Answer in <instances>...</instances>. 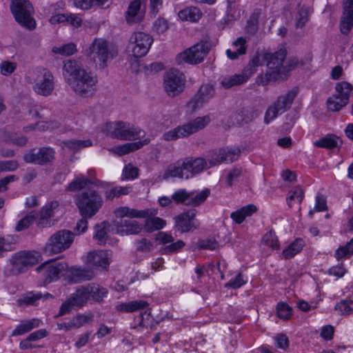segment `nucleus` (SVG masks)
<instances>
[{"instance_id":"obj_1","label":"nucleus","mask_w":353,"mask_h":353,"mask_svg":"<svg viewBox=\"0 0 353 353\" xmlns=\"http://www.w3.org/2000/svg\"><path fill=\"white\" fill-rule=\"evenodd\" d=\"M117 218L128 217L130 219H146L144 228L148 232L162 229L165 225V221L154 217L157 214L155 209L136 210L127 206L119 207L114 210Z\"/></svg>"},{"instance_id":"obj_2","label":"nucleus","mask_w":353,"mask_h":353,"mask_svg":"<svg viewBox=\"0 0 353 353\" xmlns=\"http://www.w3.org/2000/svg\"><path fill=\"white\" fill-rule=\"evenodd\" d=\"M286 57V50L280 49L272 54H266L265 59L267 61L268 70L265 74L257 77L256 81L259 84L267 85L272 81H276L281 78L285 74L286 68L283 62Z\"/></svg>"},{"instance_id":"obj_3","label":"nucleus","mask_w":353,"mask_h":353,"mask_svg":"<svg viewBox=\"0 0 353 353\" xmlns=\"http://www.w3.org/2000/svg\"><path fill=\"white\" fill-rule=\"evenodd\" d=\"M75 203L83 218L95 215L103 204L101 195L92 188L81 191L75 197Z\"/></svg>"},{"instance_id":"obj_4","label":"nucleus","mask_w":353,"mask_h":353,"mask_svg":"<svg viewBox=\"0 0 353 353\" xmlns=\"http://www.w3.org/2000/svg\"><path fill=\"white\" fill-rule=\"evenodd\" d=\"M103 131L112 138L131 141L141 137L143 131L129 122L117 121L105 124Z\"/></svg>"},{"instance_id":"obj_5","label":"nucleus","mask_w":353,"mask_h":353,"mask_svg":"<svg viewBox=\"0 0 353 353\" xmlns=\"http://www.w3.org/2000/svg\"><path fill=\"white\" fill-rule=\"evenodd\" d=\"M68 83L77 95L87 98L94 94L98 79L91 72L84 70L74 78H68Z\"/></svg>"},{"instance_id":"obj_6","label":"nucleus","mask_w":353,"mask_h":353,"mask_svg":"<svg viewBox=\"0 0 353 353\" xmlns=\"http://www.w3.org/2000/svg\"><path fill=\"white\" fill-rule=\"evenodd\" d=\"M211 121L209 115L198 117L192 121L172 129L163 134V139L167 141L187 137L205 128Z\"/></svg>"},{"instance_id":"obj_7","label":"nucleus","mask_w":353,"mask_h":353,"mask_svg":"<svg viewBox=\"0 0 353 353\" xmlns=\"http://www.w3.org/2000/svg\"><path fill=\"white\" fill-rule=\"evenodd\" d=\"M117 48L103 39H95L90 47L89 56L100 68H105L108 61L117 55Z\"/></svg>"},{"instance_id":"obj_8","label":"nucleus","mask_w":353,"mask_h":353,"mask_svg":"<svg viewBox=\"0 0 353 353\" xmlns=\"http://www.w3.org/2000/svg\"><path fill=\"white\" fill-rule=\"evenodd\" d=\"M73 241V232L68 230H59L48 239L43 248V252L47 256L59 254L68 249Z\"/></svg>"},{"instance_id":"obj_9","label":"nucleus","mask_w":353,"mask_h":353,"mask_svg":"<svg viewBox=\"0 0 353 353\" xmlns=\"http://www.w3.org/2000/svg\"><path fill=\"white\" fill-rule=\"evenodd\" d=\"M16 21L23 27L32 30L36 26L33 18L34 8L28 0H12L10 6Z\"/></svg>"},{"instance_id":"obj_10","label":"nucleus","mask_w":353,"mask_h":353,"mask_svg":"<svg viewBox=\"0 0 353 353\" xmlns=\"http://www.w3.org/2000/svg\"><path fill=\"white\" fill-rule=\"evenodd\" d=\"M296 94V91L292 90L279 96L276 100L268 108L264 116L265 123H270L279 115L288 110L291 108Z\"/></svg>"},{"instance_id":"obj_11","label":"nucleus","mask_w":353,"mask_h":353,"mask_svg":"<svg viewBox=\"0 0 353 353\" xmlns=\"http://www.w3.org/2000/svg\"><path fill=\"white\" fill-rule=\"evenodd\" d=\"M41 260V254L36 251H21L15 253L10 259L11 271L18 274L26 271Z\"/></svg>"},{"instance_id":"obj_12","label":"nucleus","mask_w":353,"mask_h":353,"mask_svg":"<svg viewBox=\"0 0 353 353\" xmlns=\"http://www.w3.org/2000/svg\"><path fill=\"white\" fill-rule=\"evenodd\" d=\"M68 265L64 261H48L37 268V271L41 274L46 283H50L64 276Z\"/></svg>"},{"instance_id":"obj_13","label":"nucleus","mask_w":353,"mask_h":353,"mask_svg":"<svg viewBox=\"0 0 353 353\" xmlns=\"http://www.w3.org/2000/svg\"><path fill=\"white\" fill-rule=\"evenodd\" d=\"M152 42L153 39L148 34L137 32L130 37L128 47L134 57H142L148 53Z\"/></svg>"},{"instance_id":"obj_14","label":"nucleus","mask_w":353,"mask_h":353,"mask_svg":"<svg viewBox=\"0 0 353 353\" xmlns=\"http://www.w3.org/2000/svg\"><path fill=\"white\" fill-rule=\"evenodd\" d=\"M185 84V77L178 70L171 69L164 76V88L169 96L174 97L182 92Z\"/></svg>"},{"instance_id":"obj_15","label":"nucleus","mask_w":353,"mask_h":353,"mask_svg":"<svg viewBox=\"0 0 353 353\" xmlns=\"http://www.w3.org/2000/svg\"><path fill=\"white\" fill-rule=\"evenodd\" d=\"M210 50V46L208 42H200L177 56V61L181 63L182 61L191 64H196L201 62Z\"/></svg>"},{"instance_id":"obj_16","label":"nucleus","mask_w":353,"mask_h":353,"mask_svg":"<svg viewBox=\"0 0 353 353\" xmlns=\"http://www.w3.org/2000/svg\"><path fill=\"white\" fill-rule=\"evenodd\" d=\"M55 151L50 147L41 148L38 150H31L26 154L23 159L26 163L45 165L54 159Z\"/></svg>"},{"instance_id":"obj_17","label":"nucleus","mask_w":353,"mask_h":353,"mask_svg":"<svg viewBox=\"0 0 353 353\" xmlns=\"http://www.w3.org/2000/svg\"><path fill=\"white\" fill-rule=\"evenodd\" d=\"M54 88V76L48 70H43L36 79L33 86L34 91L40 95L48 97L50 95Z\"/></svg>"},{"instance_id":"obj_18","label":"nucleus","mask_w":353,"mask_h":353,"mask_svg":"<svg viewBox=\"0 0 353 353\" xmlns=\"http://www.w3.org/2000/svg\"><path fill=\"white\" fill-rule=\"evenodd\" d=\"M196 211L190 210L179 214L175 219V226L181 232H187L199 228V222L195 218Z\"/></svg>"},{"instance_id":"obj_19","label":"nucleus","mask_w":353,"mask_h":353,"mask_svg":"<svg viewBox=\"0 0 353 353\" xmlns=\"http://www.w3.org/2000/svg\"><path fill=\"white\" fill-rule=\"evenodd\" d=\"M123 219V218H121ZM116 232L121 236L137 234L143 229L139 222L132 219H121L114 222Z\"/></svg>"},{"instance_id":"obj_20","label":"nucleus","mask_w":353,"mask_h":353,"mask_svg":"<svg viewBox=\"0 0 353 353\" xmlns=\"http://www.w3.org/2000/svg\"><path fill=\"white\" fill-rule=\"evenodd\" d=\"M110 254L105 250L90 252L87 255L86 263L95 269H107L110 263Z\"/></svg>"},{"instance_id":"obj_21","label":"nucleus","mask_w":353,"mask_h":353,"mask_svg":"<svg viewBox=\"0 0 353 353\" xmlns=\"http://www.w3.org/2000/svg\"><path fill=\"white\" fill-rule=\"evenodd\" d=\"M185 165L186 179L193 177L201 173L203 170L208 168L206 160L203 158L188 157L183 159Z\"/></svg>"},{"instance_id":"obj_22","label":"nucleus","mask_w":353,"mask_h":353,"mask_svg":"<svg viewBox=\"0 0 353 353\" xmlns=\"http://www.w3.org/2000/svg\"><path fill=\"white\" fill-rule=\"evenodd\" d=\"M59 210V204L56 201H53L46 204L41 210L37 225L41 228L50 226V219L54 217Z\"/></svg>"},{"instance_id":"obj_23","label":"nucleus","mask_w":353,"mask_h":353,"mask_svg":"<svg viewBox=\"0 0 353 353\" xmlns=\"http://www.w3.org/2000/svg\"><path fill=\"white\" fill-rule=\"evenodd\" d=\"M254 73V70L244 69L241 74H235L232 76L223 78L221 84L224 88L229 89L246 82Z\"/></svg>"},{"instance_id":"obj_24","label":"nucleus","mask_w":353,"mask_h":353,"mask_svg":"<svg viewBox=\"0 0 353 353\" xmlns=\"http://www.w3.org/2000/svg\"><path fill=\"white\" fill-rule=\"evenodd\" d=\"M353 27V0H345L343 15L340 23L342 34H347Z\"/></svg>"},{"instance_id":"obj_25","label":"nucleus","mask_w":353,"mask_h":353,"mask_svg":"<svg viewBox=\"0 0 353 353\" xmlns=\"http://www.w3.org/2000/svg\"><path fill=\"white\" fill-rule=\"evenodd\" d=\"M150 142V139L145 138L142 141L116 145L108 150L112 154L118 156H123L141 148L143 146L148 145Z\"/></svg>"},{"instance_id":"obj_26","label":"nucleus","mask_w":353,"mask_h":353,"mask_svg":"<svg viewBox=\"0 0 353 353\" xmlns=\"http://www.w3.org/2000/svg\"><path fill=\"white\" fill-rule=\"evenodd\" d=\"M52 298V295L48 292L44 294L40 292H28L23 294L17 300V304L19 306L23 305H37L39 300H46Z\"/></svg>"},{"instance_id":"obj_27","label":"nucleus","mask_w":353,"mask_h":353,"mask_svg":"<svg viewBox=\"0 0 353 353\" xmlns=\"http://www.w3.org/2000/svg\"><path fill=\"white\" fill-rule=\"evenodd\" d=\"M145 10L141 9V0H133L129 5L125 14V20L128 23H134L141 21Z\"/></svg>"},{"instance_id":"obj_28","label":"nucleus","mask_w":353,"mask_h":353,"mask_svg":"<svg viewBox=\"0 0 353 353\" xmlns=\"http://www.w3.org/2000/svg\"><path fill=\"white\" fill-rule=\"evenodd\" d=\"M247 50L246 40L243 37H239L232 44V48L226 50L227 57L231 60H235L239 56L245 54Z\"/></svg>"},{"instance_id":"obj_29","label":"nucleus","mask_w":353,"mask_h":353,"mask_svg":"<svg viewBox=\"0 0 353 353\" xmlns=\"http://www.w3.org/2000/svg\"><path fill=\"white\" fill-rule=\"evenodd\" d=\"M118 311L125 312H134L144 310H149V303L143 300L132 301L127 303H122L116 306Z\"/></svg>"},{"instance_id":"obj_30","label":"nucleus","mask_w":353,"mask_h":353,"mask_svg":"<svg viewBox=\"0 0 353 353\" xmlns=\"http://www.w3.org/2000/svg\"><path fill=\"white\" fill-rule=\"evenodd\" d=\"M256 210L257 208L256 205L248 204L232 212L230 217L236 223L241 224L246 217L252 216Z\"/></svg>"},{"instance_id":"obj_31","label":"nucleus","mask_w":353,"mask_h":353,"mask_svg":"<svg viewBox=\"0 0 353 353\" xmlns=\"http://www.w3.org/2000/svg\"><path fill=\"white\" fill-rule=\"evenodd\" d=\"M41 321L37 319L22 321L12 331V336H20L29 332L41 325Z\"/></svg>"},{"instance_id":"obj_32","label":"nucleus","mask_w":353,"mask_h":353,"mask_svg":"<svg viewBox=\"0 0 353 353\" xmlns=\"http://www.w3.org/2000/svg\"><path fill=\"white\" fill-rule=\"evenodd\" d=\"M89 290H92V288L87 287L86 285L77 289L76 292L70 296L77 307H82L90 298Z\"/></svg>"},{"instance_id":"obj_33","label":"nucleus","mask_w":353,"mask_h":353,"mask_svg":"<svg viewBox=\"0 0 353 353\" xmlns=\"http://www.w3.org/2000/svg\"><path fill=\"white\" fill-rule=\"evenodd\" d=\"M304 245L305 243L302 239H296L283 250V257L285 259H290L293 258L302 250Z\"/></svg>"},{"instance_id":"obj_34","label":"nucleus","mask_w":353,"mask_h":353,"mask_svg":"<svg viewBox=\"0 0 353 353\" xmlns=\"http://www.w3.org/2000/svg\"><path fill=\"white\" fill-rule=\"evenodd\" d=\"M92 184V181L83 175L76 176L68 185L67 190L69 191L76 192L79 190H84L90 188V185Z\"/></svg>"},{"instance_id":"obj_35","label":"nucleus","mask_w":353,"mask_h":353,"mask_svg":"<svg viewBox=\"0 0 353 353\" xmlns=\"http://www.w3.org/2000/svg\"><path fill=\"white\" fill-rule=\"evenodd\" d=\"M178 16L183 21L196 22L201 19L202 13L200 10L196 7H188L180 10L178 13Z\"/></svg>"},{"instance_id":"obj_36","label":"nucleus","mask_w":353,"mask_h":353,"mask_svg":"<svg viewBox=\"0 0 353 353\" xmlns=\"http://www.w3.org/2000/svg\"><path fill=\"white\" fill-rule=\"evenodd\" d=\"M166 177H178L186 179V174L183 161H178L175 163L170 164L168 167L167 172L165 174Z\"/></svg>"},{"instance_id":"obj_37","label":"nucleus","mask_w":353,"mask_h":353,"mask_svg":"<svg viewBox=\"0 0 353 353\" xmlns=\"http://www.w3.org/2000/svg\"><path fill=\"white\" fill-rule=\"evenodd\" d=\"M80 64L75 60L68 59L64 61L63 66V73L65 77L68 78H74L78 76L81 70H84Z\"/></svg>"},{"instance_id":"obj_38","label":"nucleus","mask_w":353,"mask_h":353,"mask_svg":"<svg viewBox=\"0 0 353 353\" xmlns=\"http://www.w3.org/2000/svg\"><path fill=\"white\" fill-rule=\"evenodd\" d=\"M335 90V95L341 99L346 101L347 103H348L350 97L353 95V87L350 83L346 81L337 83Z\"/></svg>"},{"instance_id":"obj_39","label":"nucleus","mask_w":353,"mask_h":353,"mask_svg":"<svg viewBox=\"0 0 353 353\" xmlns=\"http://www.w3.org/2000/svg\"><path fill=\"white\" fill-rule=\"evenodd\" d=\"M314 144L319 148L331 150L339 147L341 141L336 136L330 134L316 141Z\"/></svg>"},{"instance_id":"obj_40","label":"nucleus","mask_w":353,"mask_h":353,"mask_svg":"<svg viewBox=\"0 0 353 353\" xmlns=\"http://www.w3.org/2000/svg\"><path fill=\"white\" fill-rule=\"evenodd\" d=\"M92 145V141L90 139L87 140H67L61 142V147L63 149H68L70 150H78L81 148L90 147Z\"/></svg>"},{"instance_id":"obj_41","label":"nucleus","mask_w":353,"mask_h":353,"mask_svg":"<svg viewBox=\"0 0 353 353\" xmlns=\"http://www.w3.org/2000/svg\"><path fill=\"white\" fill-rule=\"evenodd\" d=\"M225 148H220L212 151L207 160L208 168L225 162Z\"/></svg>"},{"instance_id":"obj_42","label":"nucleus","mask_w":353,"mask_h":353,"mask_svg":"<svg viewBox=\"0 0 353 353\" xmlns=\"http://www.w3.org/2000/svg\"><path fill=\"white\" fill-rule=\"evenodd\" d=\"M304 197V193L303 190L297 186L289 191L287 202L290 208H292L295 203L300 204Z\"/></svg>"},{"instance_id":"obj_43","label":"nucleus","mask_w":353,"mask_h":353,"mask_svg":"<svg viewBox=\"0 0 353 353\" xmlns=\"http://www.w3.org/2000/svg\"><path fill=\"white\" fill-rule=\"evenodd\" d=\"M353 255V238L343 246H340L334 253L337 261L349 259Z\"/></svg>"},{"instance_id":"obj_44","label":"nucleus","mask_w":353,"mask_h":353,"mask_svg":"<svg viewBox=\"0 0 353 353\" xmlns=\"http://www.w3.org/2000/svg\"><path fill=\"white\" fill-rule=\"evenodd\" d=\"M108 226L109 223L105 221L102 222L100 224H97L95 226V234L94 235V238L100 245H103L106 242Z\"/></svg>"},{"instance_id":"obj_45","label":"nucleus","mask_w":353,"mask_h":353,"mask_svg":"<svg viewBox=\"0 0 353 353\" xmlns=\"http://www.w3.org/2000/svg\"><path fill=\"white\" fill-rule=\"evenodd\" d=\"M94 276V272L91 270L78 268L72 271V279L74 282L89 281Z\"/></svg>"},{"instance_id":"obj_46","label":"nucleus","mask_w":353,"mask_h":353,"mask_svg":"<svg viewBox=\"0 0 353 353\" xmlns=\"http://www.w3.org/2000/svg\"><path fill=\"white\" fill-rule=\"evenodd\" d=\"M195 94L198 96L204 103H205L214 96V87L209 83L203 84L200 87Z\"/></svg>"},{"instance_id":"obj_47","label":"nucleus","mask_w":353,"mask_h":353,"mask_svg":"<svg viewBox=\"0 0 353 353\" xmlns=\"http://www.w3.org/2000/svg\"><path fill=\"white\" fill-rule=\"evenodd\" d=\"M87 287L92 288V290H89L90 297H92L95 301H101L108 293V290L105 288H101L99 285L94 283L88 284Z\"/></svg>"},{"instance_id":"obj_48","label":"nucleus","mask_w":353,"mask_h":353,"mask_svg":"<svg viewBox=\"0 0 353 353\" xmlns=\"http://www.w3.org/2000/svg\"><path fill=\"white\" fill-rule=\"evenodd\" d=\"M334 308L340 315H350L353 313V301L341 300L336 304Z\"/></svg>"},{"instance_id":"obj_49","label":"nucleus","mask_w":353,"mask_h":353,"mask_svg":"<svg viewBox=\"0 0 353 353\" xmlns=\"http://www.w3.org/2000/svg\"><path fill=\"white\" fill-rule=\"evenodd\" d=\"M190 196H191V193L185 189H180L172 194V199L176 204L182 203L190 205Z\"/></svg>"},{"instance_id":"obj_50","label":"nucleus","mask_w":353,"mask_h":353,"mask_svg":"<svg viewBox=\"0 0 353 353\" xmlns=\"http://www.w3.org/2000/svg\"><path fill=\"white\" fill-rule=\"evenodd\" d=\"M17 239L14 236H6L0 238V256H3V252L12 250L14 248V244Z\"/></svg>"},{"instance_id":"obj_51","label":"nucleus","mask_w":353,"mask_h":353,"mask_svg":"<svg viewBox=\"0 0 353 353\" xmlns=\"http://www.w3.org/2000/svg\"><path fill=\"white\" fill-rule=\"evenodd\" d=\"M347 104V103L346 102V101L341 99L335 94L328 98L327 101V108L329 110L332 112H336L340 110L343 107H344Z\"/></svg>"},{"instance_id":"obj_52","label":"nucleus","mask_w":353,"mask_h":353,"mask_svg":"<svg viewBox=\"0 0 353 353\" xmlns=\"http://www.w3.org/2000/svg\"><path fill=\"white\" fill-rule=\"evenodd\" d=\"M315 201L314 209L310 210L308 213L311 218H312L315 212L325 211L327 208L326 199L323 194L318 193L316 196Z\"/></svg>"},{"instance_id":"obj_53","label":"nucleus","mask_w":353,"mask_h":353,"mask_svg":"<svg viewBox=\"0 0 353 353\" xmlns=\"http://www.w3.org/2000/svg\"><path fill=\"white\" fill-rule=\"evenodd\" d=\"M262 243L272 248L278 250L280 248V244L276 234L273 231H270L265 234L262 238Z\"/></svg>"},{"instance_id":"obj_54","label":"nucleus","mask_w":353,"mask_h":353,"mask_svg":"<svg viewBox=\"0 0 353 353\" xmlns=\"http://www.w3.org/2000/svg\"><path fill=\"white\" fill-rule=\"evenodd\" d=\"M37 214L35 212L32 211L28 213L25 217L21 219L16 225V230L22 231L28 228L36 219Z\"/></svg>"},{"instance_id":"obj_55","label":"nucleus","mask_w":353,"mask_h":353,"mask_svg":"<svg viewBox=\"0 0 353 353\" xmlns=\"http://www.w3.org/2000/svg\"><path fill=\"white\" fill-rule=\"evenodd\" d=\"M190 205L197 206L203 203L210 194L208 190H202L201 192L195 194L194 192H190Z\"/></svg>"},{"instance_id":"obj_56","label":"nucleus","mask_w":353,"mask_h":353,"mask_svg":"<svg viewBox=\"0 0 353 353\" xmlns=\"http://www.w3.org/2000/svg\"><path fill=\"white\" fill-rule=\"evenodd\" d=\"M76 46L73 43H68L60 47H54L53 52L64 56H70L76 52Z\"/></svg>"},{"instance_id":"obj_57","label":"nucleus","mask_w":353,"mask_h":353,"mask_svg":"<svg viewBox=\"0 0 353 353\" xmlns=\"http://www.w3.org/2000/svg\"><path fill=\"white\" fill-rule=\"evenodd\" d=\"M239 115L241 117V121L247 123L256 118L259 114L256 110L252 108H245L241 110Z\"/></svg>"},{"instance_id":"obj_58","label":"nucleus","mask_w":353,"mask_h":353,"mask_svg":"<svg viewBox=\"0 0 353 353\" xmlns=\"http://www.w3.org/2000/svg\"><path fill=\"white\" fill-rule=\"evenodd\" d=\"M278 316L283 320L288 319L292 316V308L287 304L281 302L276 307Z\"/></svg>"},{"instance_id":"obj_59","label":"nucleus","mask_w":353,"mask_h":353,"mask_svg":"<svg viewBox=\"0 0 353 353\" xmlns=\"http://www.w3.org/2000/svg\"><path fill=\"white\" fill-rule=\"evenodd\" d=\"M247 281L244 279L243 275L239 273L234 278L231 279L225 284V287L231 289H238L245 285Z\"/></svg>"},{"instance_id":"obj_60","label":"nucleus","mask_w":353,"mask_h":353,"mask_svg":"<svg viewBox=\"0 0 353 353\" xmlns=\"http://www.w3.org/2000/svg\"><path fill=\"white\" fill-rule=\"evenodd\" d=\"M139 169L129 164L123 170L122 179L126 180H132L137 178Z\"/></svg>"},{"instance_id":"obj_61","label":"nucleus","mask_w":353,"mask_h":353,"mask_svg":"<svg viewBox=\"0 0 353 353\" xmlns=\"http://www.w3.org/2000/svg\"><path fill=\"white\" fill-rule=\"evenodd\" d=\"M185 245V243L179 240L175 243H172L170 245L164 246L161 250V253L163 254H169L179 251Z\"/></svg>"},{"instance_id":"obj_62","label":"nucleus","mask_w":353,"mask_h":353,"mask_svg":"<svg viewBox=\"0 0 353 353\" xmlns=\"http://www.w3.org/2000/svg\"><path fill=\"white\" fill-rule=\"evenodd\" d=\"M204 103L196 94L188 102L186 107L189 112L193 113L198 109H200Z\"/></svg>"},{"instance_id":"obj_63","label":"nucleus","mask_w":353,"mask_h":353,"mask_svg":"<svg viewBox=\"0 0 353 353\" xmlns=\"http://www.w3.org/2000/svg\"><path fill=\"white\" fill-rule=\"evenodd\" d=\"M77 308V307L74 305V301L72 298L70 297L65 302H63L59 309V313L57 315V316H63L66 314L70 313L72 310Z\"/></svg>"},{"instance_id":"obj_64","label":"nucleus","mask_w":353,"mask_h":353,"mask_svg":"<svg viewBox=\"0 0 353 353\" xmlns=\"http://www.w3.org/2000/svg\"><path fill=\"white\" fill-rule=\"evenodd\" d=\"M168 23L163 18H158L153 23V31L158 34L164 33L168 29Z\"/></svg>"}]
</instances>
